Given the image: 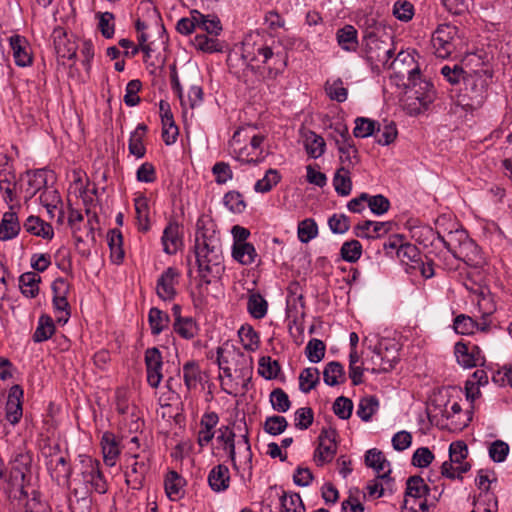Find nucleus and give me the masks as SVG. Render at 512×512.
Returning <instances> with one entry per match:
<instances>
[{
    "mask_svg": "<svg viewBox=\"0 0 512 512\" xmlns=\"http://www.w3.org/2000/svg\"><path fill=\"white\" fill-rule=\"evenodd\" d=\"M281 509L280 512H305V506L298 493L283 492L280 497Z\"/></svg>",
    "mask_w": 512,
    "mask_h": 512,
    "instance_id": "obj_56",
    "label": "nucleus"
},
{
    "mask_svg": "<svg viewBox=\"0 0 512 512\" xmlns=\"http://www.w3.org/2000/svg\"><path fill=\"white\" fill-rule=\"evenodd\" d=\"M270 403L272 408L280 413L287 412L291 407L289 396L282 388L272 390L270 393Z\"/></svg>",
    "mask_w": 512,
    "mask_h": 512,
    "instance_id": "obj_62",
    "label": "nucleus"
},
{
    "mask_svg": "<svg viewBox=\"0 0 512 512\" xmlns=\"http://www.w3.org/2000/svg\"><path fill=\"white\" fill-rule=\"evenodd\" d=\"M242 58L245 61V68L237 74V78L247 88L255 89L259 83L267 80L265 71L262 70L255 50L252 53L248 52L242 55Z\"/></svg>",
    "mask_w": 512,
    "mask_h": 512,
    "instance_id": "obj_10",
    "label": "nucleus"
},
{
    "mask_svg": "<svg viewBox=\"0 0 512 512\" xmlns=\"http://www.w3.org/2000/svg\"><path fill=\"white\" fill-rule=\"evenodd\" d=\"M162 119V138L166 145L173 144L179 134L178 127L175 125L173 115L170 111L161 114Z\"/></svg>",
    "mask_w": 512,
    "mask_h": 512,
    "instance_id": "obj_55",
    "label": "nucleus"
},
{
    "mask_svg": "<svg viewBox=\"0 0 512 512\" xmlns=\"http://www.w3.org/2000/svg\"><path fill=\"white\" fill-rule=\"evenodd\" d=\"M372 361L378 368H373V373L389 372L394 369L395 364L398 362L397 351L393 352L392 356H388L383 353L382 346L375 351V356L372 357Z\"/></svg>",
    "mask_w": 512,
    "mask_h": 512,
    "instance_id": "obj_43",
    "label": "nucleus"
},
{
    "mask_svg": "<svg viewBox=\"0 0 512 512\" xmlns=\"http://www.w3.org/2000/svg\"><path fill=\"white\" fill-rule=\"evenodd\" d=\"M55 324L51 316L42 314L38 319V325L32 339L35 343H41L50 339L55 333Z\"/></svg>",
    "mask_w": 512,
    "mask_h": 512,
    "instance_id": "obj_36",
    "label": "nucleus"
},
{
    "mask_svg": "<svg viewBox=\"0 0 512 512\" xmlns=\"http://www.w3.org/2000/svg\"><path fill=\"white\" fill-rule=\"evenodd\" d=\"M238 335L244 349L255 351L259 347V335L252 326H242Z\"/></svg>",
    "mask_w": 512,
    "mask_h": 512,
    "instance_id": "obj_63",
    "label": "nucleus"
},
{
    "mask_svg": "<svg viewBox=\"0 0 512 512\" xmlns=\"http://www.w3.org/2000/svg\"><path fill=\"white\" fill-rule=\"evenodd\" d=\"M458 32V27L455 25L448 23L438 25L431 39L437 57L445 59L455 51Z\"/></svg>",
    "mask_w": 512,
    "mask_h": 512,
    "instance_id": "obj_9",
    "label": "nucleus"
},
{
    "mask_svg": "<svg viewBox=\"0 0 512 512\" xmlns=\"http://www.w3.org/2000/svg\"><path fill=\"white\" fill-rule=\"evenodd\" d=\"M379 408V401L375 396L363 397L357 409V415L365 422H368Z\"/></svg>",
    "mask_w": 512,
    "mask_h": 512,
    "instance_id": "obj_57",
    "label": "nucleus"
},
{
    "mask_svg": "<svg viewBox=\"0 0 512 512\" xmlns=\"http://www.w3.org/2000/svg\"><path fill=\"white\" fill-rule=\"evenodd\" d=\"M406 87L414 90L415 100L418 101L420 105V107L416 108L414 111L416 114L426 110L436 98L433 84L421 78L420 69L418 67L408 71Z\"/></svg>",
    "mask_w": 512,
    "mask_h": 512,
    "instance_id": "obj_8",
    "label": "nucleus"
},
{
    "mask_svg": "<svg viewBox=\"0 0 512 512\" xmlns=\"http://www.w3.org/2000/svg\"><path fill=\"white\" fill-rule=\"evenodd\" d=\"M135 212L138 230L142 232H147L150 229V220H149V206L147 203V199L145 197H138L135 199Z\"/></svg>",
    "mask_w": 512,
    "mask_h": 512,
    "instance_id": "obj_51",
    "label": "nucleus"
},
{
    "mask_svg": "<svg viewBox=\"0 0 512 512\" xmlns=\"http://www.w3.org/2000/svg\"><path fill=\"white\" fill-rule=\"evenodd\" d=\"M147 129L146 124L140 123L130 135L128 149L130 154L134 155L136 158H143L145 156L146 148L143 144V139Z\"/></svg>",
    "mask_w": 512,
    "mask_h": 512,
    "instance_id": "obj_33",
    "label": "nucleus"
},
{
    "mask_svg": "<svg viewBox=\"0 0 512 512\" xmlns=\"http://www.w3.org/2000/svg\"><path fill=\"white\" fill-rule=\"evenodd\" d=\"M194 255L200 279L198 289L201 290L203 285H209L213 279L220 278L224 270L220 238L215 230L205 226L202 218L196 223Z\"/></svg>",
    "mask_w": 512,
    "mask_h": 512,
    "instance_id": "obj_1",
    "label": "nucleus"
},
{
    "mask_svg": "<svg viewBox=\"0 0 512 512\" xmlns=\"http://www.w3.org/2000/svg\"><path fill=\"white\" fill-rule=\"evenodd\" d=\"M376 125L378 122L366 117H357L355 119V127L353 135L356 138H367L376 132Z\"/></svg>",
    "mask_w": 512,
    "mask_h": 512,
    "instance_id": "obj_59",
    "label": "nucleus"
},
{
    "mask_svg": "<svg viewBox=\"0 0 512 512\" xmlns=\"http://www.w3.org/2000/svg\"><path fill=\"white\" fill-rule=\"evenodd\" d=\"M364 42L367 59L381 63L384 68H392L396 61L405 62L406 59H410V61L413 62V58L409 54L401 51L397 54L394 61L389 63V60L394 55V49L388 48L387 44L379 39L375 31H368V33L364 35Z\"/></svg>",
    "mask_w": 512,
    "mask_h": 512,
    "instance_id": "obj_5",
    "label": "nucleus"
},
{
    "mask_svg": "<svg viewBox=\"0 0 512 512\" xmlns=\"http://www.w3.org/2000/svg\"><path fill=\"white\" fill-rule=\"evenodd\" d=\"M55 53L58 58L72 60L76 58L77 44L70 40L64 28L57 26L52 32Z\"/></svg>",
    "mask_w": 512,
    "mask_h": 512,
    "instance_id": "obj_19",
    "label": "nucleus"
},
{
    "mask_svg": "<svg viewBox=\"0 0 512 512\" xmlns=\"http://www.w3.org/2000/svg\"><path fill=\"white\" fill-rule=\"evenodd\" d=\"M23 389L20 385H13L8 394L6 403V419L12 424H17L23 414L22 401Z\"/></svg>",
    "mask_w": 512,
    "mask_h": 512,
    "instance_id": "obj_20",
    "label": "nucleus"
},
{
    "mask_svg": "<svg viewBox=\"0 0 512 512\" xmlns=\"http://www.w3.org/2000/svg\"><path fill=\"white\" fill-rule=\"evenodd\" d=\"M47 186V174L45 170L26 171L21 174L17 187V194L23 195L25 201L32 199L37 192H41Z\"/></svg>",
    "mask_w": 512,
    "mask_h": 512,
    "instance_id": "obj_11",
    "label": "nucleus"
},
{
    "mask_svg": "<svg viewBox=\"0 0 512 512\" xmlns=\"http://www.w3.org/2000/svg\"><path fill=\"white\" fill-rule=\"evenodd\" d=\"M201 379L199 364L194 360L187 361L183 365V380L187 390L195 389Z\"/></svg>",
    "mask_w": 512,
    "mask_h": 512,
    "instance_id": "obj_49",
    "label": "nucleus"
},
{
    "mask_svg": "<svg viewBox=\"0 0 512 512\" xmlns=\"http://www.w3.org/2000/svg\"><path fill=\"white\" fill-rule=\"evenodd\" d=\"M208 483L215 492L225 491L229 487V469L222 464L215 466L208 475Z\"/></svg>",
    "mask_w": 512,
    "mask_h": 512,
    "instance_id": "obj_31",
    "label": "nucleus"
},
{
    "mask_svg": "<svg viewBox=\"0 0 512 512\" xmlns=\"http://www.w3.org/2000/svg\"><path fill=\"white\" fill-rule=\"evenodd\" d=\"M247 309L255 319H262L267 314L268 303L259 293H252L248 297Z\"/></svg>",
    "mask_w": 512,
    "mask_h": 512,
    "instance_id": "obj_53",
    "label": "nucleus"
},
{
    "mask_svg": "<svg viewBox=\"0 0 512 512\" xmlns=\"http://www.w3.org/2000/svg\"><path fill=\"white\" fill-rule=\"evenodd\" d=\"M163 250L167 254H175L182 245V239L179 236V225L176 222H169L165 227L162 236Z\"/></svg>",
    "mask_w": 512,
    "mask_h": 512,
    "instance_id": "obj_30",
    "label": "nucleus"
},
{
    "mask_svg": "<svg viewBox=\"0 0 512 512\" xmlns=\"http://www.w3.org/2000/svg\"><path fill=\"white\" fill-rule=\"evenodd\" d=\"M180 277L179 271L174 267H168L158 278L156 293L164 301L173 300L177 294L175 286Z\"/></svg>",
    "mask_w": 512,
    "mask_h": 512,
    "instance_id": "obj_18",
    "label": "nucleus"
},
{
    "mask_svg": "<svg viewBox=\"0 0 512 512\" xmlns=\"http://www.w3.org/2000/svg\"><path fill=\"white\" fill-rule=\"evenodd\" d=\"M81 477L84 487L91 489L99 494H105L108 491V483L100 470V462L92 458L82 461Z\"/></svg>",
    "mask_w": 512,
    "mask_h": 512,
    "instance_id": "obj_12",
    "label": "nucleus"
},
{
    "mask_svg": "<svg viewBox=\"0 0 512 512\" xmlns=\"http://www.w3.org/2000/svg\"><path fill=\"white\" fill-rule=\"evenodd\" d=\"M32 465V455L18 453L11 461V469L7 479L9 497L18 500L28 498V492L25 490L30 482V473Z\"/></svg>",
    "mask_w": 512,
    "mask_h": 512,
    "instance_id": "obj_4",
    "label": "nucleus"
},
{
    "mask_svg": "<svg viewBox=\"0 0 512 512\" xmlns=\"http://www.w3.org/2000/svg\"><path fill=\"white\" fill-rule=\"evenodd\" d=\"M333 185L340 196H348L352 190L350 168L340 167L334 175Z\"/></svg>",
    "mask_w": 512,
    "mask_h": 512,
    "instance_id": "obj_46",
    "label": "nucleus"
},
{
    "mask_svg": "<svg viewBox=\"0 0 512 512\" xmlns=\"http://www.w3.org/2000/svg\"><path fill=\"white\" fill-rule=\"evenodd\" d=\"M304 147L309 157L317 159L325 153L326 143L322 136L309 130L305 133Z\"/></svg>",
    "mask_w": 512,
    "mask_h": 512,
    "instance_id": "obj_34",
    "label": "nucleus"
},
{
    "mask_svg": "<svg viewBox=\"0 0 512 512\" xmlns=\"http://www.w3.org/2000/svg\"><path fill=\"white\" fill-rule=\"evenodd\" d=\"M459 253L463 255L464 261L472 267L480 268L485 264V259L482 257L479 247L470 240L460 243Z\"/></svg>",
    "mask_w": 512,
    "mask_h": 512,
    "instance_id": "obj_32",
    "label": "nucleus"
},
{
    "mask_svg": "<svg viewBox=\"0 0 512 512\" xmlns=\"http://www.w3.org/2000/svg\"><path fill=\"white\" fill-rule=\"evenodd\" d=\"M232 257L242 265H251L257 257V252L252 243H239L232 246Z\"/></svg>",
    "mask_w": 512,
    "mask_h": 512,
    "instance_id": "obj_40",
    "label": "nucleus"
},
{
    "mask_svg": "<svg viewBox=\"0 0 512 512\" xmlns=\"http://www.w3.org/2000/svg\"><path fill=\"white\" fill-rule=\"evenodd\" d=\"M144 361L147 372V382L151 387L157 388L163 378V358L160 350L157 347L146 349Z\"/></svg>",
    "mask_w": 512,
    "mask_h": 512,
    "instance_id": "obj_16",
    "label": "nucleus"
},
{
    "mask_svg": "<svg viewBox=\"0 0 512 512\" xmlns=\"http://www.w3.org/2000/svg\"><path fill=\"white\" fill-rule=\"evenodd\" d=\"M193 15L197 17V28L206 32L212 36H218L222 31V25L218 17L214 16L209 18V16H205L197 10H193Z\"/></svg>",
    "mask_w": 512,
    "mask_h": 512,
    "instance_id": "obj_48",
    "label": "nucleus"
},
{
    "mask_svg": "<svg viewBox=\"0 0 512 512\" xmlns=\"http://www.w3.org/2000/svg\"><path fill=\"white\" fill-rule=\"evenodd\" d=\"M468 456L467 444L462 441H454L449 446V460L456 464V470L458 472V479H462V474L468 472L471 469V465L464 460Z\"/></svg>",
    "mask_w": 512,
    "mask_h": 512,
    "instance_id": "obj_22",
    "label": "nucleus"
},
{
    "mask_svg": "<svg viewBox=\"0 0 512 512\" xmlns=\"http://www.w3.org/2000/svg\"><path fill=\"white\" fill-rule=\"evenodd\" d=\"M320 382V372L315 367H308L299 375V389L303 393H309Z\"/></svg>",
    "mask_w": 512,
    "mask_h": 512,
    "instance_id": "obj_47",
    "label": "nucleus"
},
{
    "mask_svg": "<svg viewBox=\"0 0 512 512\" xmlns=\"http://www.w3.org/2000/svg\"><path fill=\"white\" fill-rule=\"evenodd\" d=\"M101 448L104 463L107 466L113 467L121 453L119 440L112 432L106 431L101 438Z\"/></svg>",
    "mask_w": 512,
    "mask_h": 512,
    "instance_id": "obj_23",
    "label": "nucleus"
},
{
    "mask_svg": "<svg viewBox=\"0 0 512 512\" xmlns=\"http://www.w3.org/2000/svg\"><path fill=\"white\" fill-rule=\"evenodd\" d=\"M337 431L333 428H323L318 437L319 444L314 452V460L318 466L329 463L337 452Z\"/></svg>",
    "mask_w": 512,
    "mask_h": 512,
    "instance_id": "obj_13",
    "label": "nucleus"
},
{
    "mask_svg": "<svg viewBox=\"0 0 512 512\" xmlns=\"http://www.w3.org/2000/svg\"><path fill=\"white\" fill-rule=\"evenodd\" d=\"M338 45L345 51H355L358 46L357 30L352 25H345L337 30Z\"/></svg>",
    "mask_w": 512,
    "mask_h": 512,
    "instance_id": "obj_38",
    "label": "nucleus"
},
{
    "mask_svg": "<svg viewBox=\"0 0 512 512\" xmlns=\"http://www.w3.org/2000/svg\"><path fill=\"white\" fill-rule=\"evenodd\" d=\"M454 354L457 363L465 369L482 366L485 363V356L480 347L470 342H457L454 346Z\"/></svg>",
    "mask_w": 512,
    "mask_h": 512,
    "instance_id": "obj_14",
    "label": "nucleus"
},
{
    "mask_svg": "<svg viewBox=\"0 0 512 512\" xmlns=\"http://www.w3.org/2000/svg\"><path fill=\"white\" fill-rule=\"evenodd\" d=\"M21 227L22 225L15 212H5L0 221V240L9 241L16 238L21 231Z\"/></svg>",
    "mask_w": 512,
    "mask_h": 512,
    "instance_id": "obj_27",
    "label": "nucleus"
},
{
    "mask_svg": "<svg viewBox=\"0 0 512 512\" xmlns=\"http://www.w3.org/2000/svg\"><path fill=\"white\" fill-rule=\"evenodd\" d=\"M281 371V366L277 360H272L270 356H263L259 359V374L267 380L275 379Z\"/></svg>",
    "mask_w": 512,
    "mask_h": 512,
    "instance_id": "obj_60",
    "label": "nucleus"
},
{
    "mask_svg": "<svg viewBox=\"0 0 512 512\" xmlns=\"http://www.w3.org/2000/svg\"><path fill=\"white\" fill-rule=\"evenodd\" d=\"M326 346L322 340L313 338L306 345L305 353L308 360L312 363H318L325 357Z\"/></svg>",
    "mask_w": 512,
    "mask_h": 512,
    "instance_id": "obj_64",
    "label": "nucleus"
},
{
    "mask_svg": "<svg viewBox=\"0 0 512 512\" xmlns=\"http://www.w3.org/2000/svg\"><path fill=\"white\" fill-rule=\"evenodd\" d=\"M108 246L110 248V258L113 263L120 264L124 259L123 237L118 229H112L107 235Z\"/></svg>",
    "mask_w": 512,
    "mask_h": 512,
    "instance_id": "obj_41",
    "label": "nucleus"
},
{
    "mask_svg": "<svg viewBox=\"0 0 512 512\" xmlns=\"http://www.w3.org/2000/svg\"><path fill=\"white\" fill-rule=\"evenodd\" d=\"M218 422L219 417L216 412L205 413L202 416L200 421L201 429L198 432L197 439L199 446L204 447L212 441L215 435L214 428L216 427Z\"/></svg>",
    "mask_w": 512,
    "mask_h": 512,
    "instance_id": "obj_28",
    "label": "nucleus"
},
{
    "mask_svg": "<svg viewBox=\"0 0 512 512\" xmlns=\"http://www.w3.org/2000/svg\"><path fill=\"white\" fill-rule=\"evenodd\" d=\"M332 139L334 140L340 154V161L342 163L341 167L352 168L359 163L360 158L358 149L356 148L352 138L345 142L338 141V138L335 136H332Z\"/></svg>",
    "mask_w": 512,
    "mask_h": 512,
    "instance_id": "obj_25",
    "label": "nucleus"
},
{
    "mask_svg": "<svg viewBox=\"0 0 512 512\" xmlns=\"http://www.w3.org/2000/svg\"><path fill=\"white\" fill-rule=\"evenodd\" d=\"M184 479L175 471H170L164 481L165 491L172 501L179 500L184 493Z\"/></svg>",
    "mask_w": 512,
    "mask_h": 512,
    "instance_id": "obj_37",
    "label": "nucleus"
},
{
    "mask_svg": "<svg viewBox=\"0 0 512 512\" xmlns=\"http://www.w3.org/2000/svg\"><path fill=\"white\" fill-rule=\"evenodd\" d=\"M68 284L64 279H57L53 282L52 290L53 296V307L56 312V322L59 324H66L70 318V305L66 298L68 292Z\"/></svg>",
    "mask_w": 512,
    "mask_h": 512,
    "instance_id": "obj_15",
    "label": "nucleus"
},
{
    "mask_svg": "<svg viewBox=\"0 0 512 512\" xmlns=\"http://www.w3.org/2000/svg\"><path fill=\"white\" fill-rule=\"evenodd\" d=\"M281 180V175L276 169H269L266 171L264 177L259 179L254 186L256 192L267 193Z\"/></svg>",
    "mask_w": 512,
    "mask_h": 512,
    "instance_id": "obj_61",
    "label": "nucleus"
},
{
    "mask_svg": "<svg viewBox=\"0 0 512 512\" xmlns=\"http://www.w3.org/2000/svg\"><path fill=\"white\" fill-rule=\"evenodd\" d=\"M252 126L238 128L230 140L232 153L243 163H259L266 157L262 148L265 136L254 133Z\"/></svg>",
    "mask_w": 512,
    "mask_h": 512,
    "instance_id": "obj_2",
    "label": "nucleus"
},
{
    "mask_svg": "<svg viewBox=\"0 0 512 512\" xmlns=\"http://www.w3.org/2000/svg\"><path fill=\"white\" fill-rule=\"evenodd\" d=\"M19 180H16L14 172L0 173V191L3 193V198L6 202H13L17 198V187Z\"/></svg>",
    "mask_w": 512,
    "mask_h": 512,
    "instance_id": "obj_39",
    "label": "nucleus"
},
{
    "mask_svg": "<svg viewBox=\"0 0 512 512\" xmlns=\"http://www.w3.org/2000/svg\"><path fill=\"white\" fill-rule=\"evenodd\" d=\"M340 255L344 261L355 263L362 255L361 243L355 239L344 242L340 249Z\"/></svg>",
    "mask_w": 512,
    "mask_h": 512,
    "instance_id": "obj_58",
    "label": "nucleus"
},
{
    "mask_svg": "<svg viewBox=\"0 0 512 512\" xmlns=\"http://www.w3.org/2000/svg\"><path fill=\"white\" fill-rule=\"evenodd\" d=\"M150 459L151 454L146 451L133 454L127 459L128 465L125 471V482L128 487L133 490L143 488L146 475L150 470Z\"/></svg>",
    "mask_w": 512,
    "mask_h": 512,
    "instance_id": "obj_7",
    "label": "nucleus"
},
{
    "mask_svg": "<svg viewBox=\"0 0 512 512\" xmlns=\"http://www.w3.org/2000/svg\"><path fill=\"white\" fill-rule=\"evenodd\" d=\"M22 227L27 233L45 240H51L54 237V230L51 224L45 222L39 216H29L23 222Z\"/></svg>",
    "mask_w": 512,
    "mask_h": 512,
    "instance_id": "obj_24",
    "label": "nucleus"
},
{
    "mask_svg": "<svg viewBox=\"0 0 512 512\" xmlns=\"http://www.w3.org/2000/svg\"><path fill=\"white\" fill-rule=\"evenodd\" d=\"M10 46L13 50V56L16 65L20 67L31 65L32 56L31 53L28 51V45L24 37L20 35L11 36Z\"/></svg>",
    "mask_w": 512,
    "mask_h": 512,
    "instance_id": "obj_29",
    "label": "nucleus"
},
{
    "mask_svg": "<svg viewBox=\"0 0 512 512\" xmlns=\"http://www.w3.org/2000/svg\"><path fill=\"white\" fill-rule=\"evenodd\" d=\"M493 73L490 70H477L467 73L464 79V94L459 103L469 109L482 107L488 96V87L492 82Z\"/></svg>",
    "mask_w": 512,
    "mask_h": 512,
    "instance_id": "obj_3",
    "label": "nucleus"
},
{
    "mask_svg": "<svg viewBox=\"0 0 512 512\" xmlns=\"http://www.w3.org/2000/svg\"><path fill=\"white\" fill-rule=\"evenodd\" d=\"M323 381L328 386H336L346 381L343 365L338 361L328 362L323 370Z\"/></svg>",
    "mask_w": 512,
    "mask_h": 512,
    "instance_id": "obj_35",
    "label": "nucleus"
},
{
    "mask_svg": "<svg viewBox=\"0 0 512 512\" xmlns=\"http://www.w3.org/2000/svg\"><path fill=\"white\" fill-rule=\"evenodd\" d=\"M173 330L181 338L191 340L198 335L199 327L192 317H185L184 319H175Z\"/></svg>",
    "mask_w": 512,
    "mask_h": 512,
    "instance_id": "obj_42",
    "label": "nucleus"
},
{
    "mask_svg": "<svg viewBox=\"0 0 512 512\" xmlns=\"http://www.w3.org/2000/svg\"><path fill=\"white\" fill-rule=\"evenodd\" d=\"M397 257L407 266L406 271L411 273L413 265L422 258L418 248L410 243H404L401 249L397 252Z\"/></svg>",
    "mask_w": 512,
    "mask_h": 512,
    "instance_id": "obj_52",
    "label": "nucleus"
},
{
    "mask_svg": "<svg viewBox=\"0 0 512 512\" xmlns=\"http://www.w3.org/2000/svg\"><path fill=\"white\" fill-rule=\"evenodd\" d=\"M148 322L151 328V333L153 335H159L168 327L170 317L167 313L163 312L162 310L156 307H152L149 310Z\"/></svg>",
    "mask_w": 512,
    "mask_h": 512,
    "instance_id": "obj_44",
    "label": "nucleus"
},
{
    "mask_svg": "<svg viewBox=\"0 0 512 512\" xmlns=\"http://www.w3.org/2000/svg\"><path fill=\"white\" fill-rule=\"evenodd\" d=\"M435 236L443 243L444 247L455 256L458 252L453 245V239L457 237V239L461 241L463 238H467L463 230L450 231L447 238L439 231L434 232L431 227H422L413 232V237L416 238V241L419 243H424L425 240L434 238Z\"/></svg>",
    "mask_w": 512,
    "mask_h": 512,
    "instance_id": "obj_17",
    "label": "nucleus"
},
{
    "mask_svg": "<svg viewBox=\"0 0 512 512\" xmlns=\"http://www.w3.org/2000/svg\"><path fill=\"white\" fill-rule=\"evenodd\" d=\"M41 281V277L35 272H26L19 277V286L21 292L26 297L34 298L38 292V283Z\"/></svg>",
    "mask_w": 512,
    "mask_h": 512,
    "instance_id": "obj_45",
    "label": "nucleus"
},
{
    "mask_svg": "<svg viewBox=\"0 0 512 512\" xmlns=\"http://www.w3.org/2000/svg\"><path fill=\"white\" fill-rule=\"evenodd\" d=\"M429 486L425 484L422 477L418 475L410 476L406 481V497L422 498L429 492Z\"/></svg>",
    "mask_w": 512,
    "mask_h": 512,
    "instance_id": "obj_54",
    "label": "nucleus"
},
{
    "mask_svg": "<svg viewBox=\"0 0 512 512\" xmlns=\"http://www.w3.org/2000/svg\"><path fill=\"white\" fill-rule=\"evenodd\" d=\"M216 36H208L207 34H197L192 40V44L198 50L206 53H214L222 51V44L218 41Z\"/></svg>",
    "mask_w": 512,
    "mask_h": 512,
    "instance_id": "obj_50",
    "label": "nucleus"
},
{
    "mask_svg": "<svg viewBox=\"0 0 512 512\" xmlns=\"http://www.w3.org/2000/svg\"><path fill=\"white\" fill-rule=\"evenodd\" d=\"M254 50L267 80H274L285 71L288 62L287 53L281 49L276 51L274 47L268 45L258 46Z\"/></svg>",
    "mask_w": 512,
    "mask_h": 512,
    "instance_id": "obj_6",
    "label": "nucleus"
},
{
    "mask_svg": "<svg viewBox=\"0 0 512 512\" xmlns=\"http://www.w3.org/2000/svg\"><path fill=\"white\" fill-rule=\"evenodd\" d=\"M52 451H59V445L56 444L54 447H50V459L46 463L48 469L52 472V475L55 474L56 480L64 478L69 484V479L72 475V467L65 456H56Z\"/></svg>",
    "mask_w": 512,
    "mask_h": 512,
    "instance_id": "obj_21",
    "label": "nucleus"
},
{
    "mask_svg": "<svg viewBox=\"0 0 512 512\" xmlns=\"http://www.w3.org/2000/svg\"><path fill=\"white\" fill-rule=\"evenodd\" d=\"M91 491L87 487L73 488L69 498V508L71 512H91L92 497Z\"/></svg>",
    "mask_w": 512,
    "mask_h": 512,
    "instance_id": "obj_26",
    "label": "nucleus"
}]
</instances>
